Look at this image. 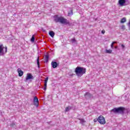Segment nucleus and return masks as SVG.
<instances>
[{"mask_svg": "<svg viewBox=\"0 0 130 130\" xmlns=\"http://www.w3.org/2000/svg\"><path fill=\"white\" fill-rule=\"evenodd\" d=\"M54 20L56 23H61V24H64L65 25H70V21L63 17H58L57 15L54 16Z\"/></svg>", "mask_w": 130, "mask_h": 130, "instance_id": "nucleus-1", "label": "nucleus"}, {"mask_svg": "<svg viewBox=\"0 0 130 130\" xmlns=\"http://www.w3.org/2000/svg\"><path fill=\"white\" fill-rule=\"evenodd\" d=\"M75 72L78 78H81L84 74L86 73V69L81 67H77L75 69Z\"/></svg>", "mask_w": 130, "mask_h": 130, "instance_id": "nucleus-2", "label": "nucleus"}, {"mask_svg": "<svg viewBox=\"0 0 130 130\" xmlns=\"http://www.w3.org/2000/svg\"><path fill=\"white\" fill-rule=\"evenodd\" d=\"M124 110L125 109L123 107H120L119 108H115L111 110V112H114V113H120L123 114L124 113Z\"/></svg>", "mask_w": 130, "mask_h": 130, "instance_id": "nucleus-3", "label": "nucleus"}, {"mask_svg": "<svg viewBox=\"0 0 130 130\" xmlns=\"http://www.w3.org/2000/svg\"><path fill=\"white\" fill-rule=\"evenodd\" d=\"M98 122L101 124H105V123H106V121H105V118L102 115H101L98 117Z\"/></svg>", "mask_w": 130, "mask_h": 130, "instance_id": "nucleus-4", "label": "nucleus"}, {"mask_svg": "<svg viewBox=\"0 0 130 130\" xmlns=\"http://www.w3.org/2000/svg\"><path fill=\"white\" fill-rule=\"evenodd\" d=\"M34 79V77L32 75V74H31V73H28L25 80V82H27L28 80H33Z\"/></svg>", "mask_w": 130, "mask_h": 130, "instance_id": "nucleus-5", "label": "nucleus"}, {"mask_svg": "<svg viewBox=\"0 0 130 130\" xmlns=\"http://www.w3.org/2000/svg\"><path fill=\"white\" fill-rule=\"evenodd\" d=\"M34 104L37 107L39 106V101H38V98L37 96H35L34 99Z\"/></svg>", "mask_w": 130, "mask_h": 130, "instance_id": "nucleus-6", "label": "nucleus"}, {"mask_svg": "<svg viewBox=\"0 0 130 130\" xmlns=\"http://www.w3.org/2000/svg\"><path fill=\"white\" fill-rule=\"evenodd\" d=\"M84 97L86 98V99L89 100L91 99V98L93 97V95L89 92H86L84 94Z\"/></svg>", "mask_w": 130, "mask_h": 130, "instance_id": "nucleus-7", "label": "nucleus"}, {"mask_svg": "<svg viewBox=\"0 0 130 130\" xmlns=\"http://www.w3.org/2000/svg\"><path fill=\"white\" fill-rule=\"evenodd\" d=\"M126 0H119L118 4L120 7H123L125 6V3Z\"/></svg>", "mask_w": 130, "mask_h": 130, "instance_id": "nucleus-8", "label": "nucleus"}, {"mask_svg": "<svg viewBox=\"0 0 130 130\" xmlns=\"http://www.w3.org/2000/svg\"><path fill=\"white\" fill-rule=\"evenodd\" d=\"M51 66L53 67V69H56L58 66H59V63H57L55 61H52L51 63Z\"/></svg>", "mask_w": 130, "mask_h": 130, "instance_id": "nucleus-9", "label": "nucleus"}, {"mask_svg": "<svg viewBox=\"0 0 130 130\" xmlns=\"http://www.w3.org/2000/svg\"><path fill=\"white\" fill-rule=\"evenodd\" d=\"M4 48H5V47H4V45H0V55H4Z\"/></svg>", "mask_w": 130, "mask_h": 130, "instance_id": "nucleus-10", "label": "nucleus"}, {"mask_svg": "<svg viewBox=\"0 0 130 130\" xmlns=\"http://www.w3.org/2000/svg\"><path fill=\"white\" fill-rule=\"evenodd\" d=\"M17 72L18 73L19 77H22V76H23L24 72L22 70H21V69L18 68L17 69Z\"/></svg>", "mask_w": 130, "mask_h": 130, "instance_id": "nucleus-11", "label": "nucleus"}, {"mask_svg": "<svg viewBox=\"0 0 130 130\" xmlns=\"http://www.w3.org/2000/svg\"><path fill=\"white\" fill-rule=\"evenodd\" d=\"M45 62H48V60H49V54H46L45 55Z\"/></svg>", "mask_w": 130, "mask_h": 130, "instance_id": "nucleus-12", "label": "nucleus"}, {"mask_svg": "<svg viewBox=\"0 0 130 130\" xmlns=\"http://www.w3.org/2000/svg\"><path fill=\"white\" fill-rule=\"evenodd\" d=\"M71 109H73V107L69 106L68 107L66 108L65 112H68V111H70V110H71Z\"/></svg>", "mask_w": 130, "mask_h": 130, "instance_id": "nucleus-13", "label": "nucleus"}, {"mask_svg": "<svg viewBox=\"0 0 130 130\" xmlns=\"http://www.w3.org/2000/svg\"><path fill=\"white\" fill-rule=\"evenodd\" d=\"M49 35H50V36H51V37L53 38V37H54V35H55V33H54L53 31L51 30L49 31Z\"/></svg>", "mask_w": 130, "mask_h": 130, "instance_id": "nucleus-14", "label": "nucleus"}, {"mask_svg": "<svg viewBox=\"0 0 130 130\" xmlns=\"http://www.w3.org/2000/svg\"><path fill=\"white\" fill-rule=\"evenodd\" d=\"M79 120H80V123H81L82 125H84V123L86 122V121L83 118H78Z\"/></svg>", "mask_w": 130, "mask_h": 130, "instance_id": "nucleus-15", "label": "nucleus"}, {"mask_svg": "<svg viewBox=\"0 0 130 130\" xmlns=\"http://www.w3.org/2000/svg\"><path fill=\"white\" fill-rule=\"evenodd\" d=\"M10 126L11 127H16V122H12V123L10 124Z\"/></svg>", "mask_w": 130, "mask_h": 130, "instance_id": "nucleus-16", "label": "nucleus"}, {"mask_svg": "<svg viewBox=\"0 0 130 130\" xmlns=\"http://www.w3.org/2000/svg\"><path fill=\"white\" fill-rule=\"evenodd\" d=\"M116 43H117V42H113L111 45V47L112 49L114 48V45Z\"/></svg>", "mask_w": 130, "mask_h": 130, "instance_id": "nucleus-17", "label": "nucleus"}, {"mask_svg": "<svg viewBox=\"0 0 130 130\" xmlns=\"http://www.w3.org/2000/svg\"><path fill=\"white\" fill-rule=\"evenodd\" d=\"M125 22H126V19L124 17L122 19H121L120 21V23H125Z\"/></svg>", "mask_w": 130, "mask_h": 130, "instance_id": "nucleus-18", "label": "nucleus"}, {"mask_svg": "<svg viewBox=\"0 0 130 130\" xmlns=\"http://www.w3.org/2000/svg\"><path fill=\"white\" fill-rule=\"evenodd\" d=\"M106 53H109V54H111L112 53V50L111 49L109 50H106Z\"/></svg>", "mask_w": 130, "mask_h": 130, "instance_id": "nucleus-19", "label": "nucleus"}, {"mask_svg": "<svg viewBox=\"0 0 130 130\" xmlns=\"http://www.w3.org/2000/svg\"><path fill=\"white\" fill-rule=\"evenodd\" d=\"M71 41L72 43H77V41L76 40V39L73 38L71 40Z\"/></svg>", "mask_w": 130, "mask_h": 130, "instance_id": "nucleus-20", "label": "nucleus"}, {"mask_svg": "<svg viewBox=\"0 0 130 130\" xmlns=\"http://www.w3.org/2000/svg\"><path fill=\"white\" fill-rule=\"evenodd\" d=\"M37 61L38 67L39 69H40V63H39V58H38V59H37Z\"/></svg>", "mask_w": 130, "mask_h": 130, "instance_id": "nucleus-21", "label": "nucleus"}, {"mask_svg": "<svg viewBox=\"0 0 130 130\" xmlns=\"http://www.w3.org/2000/svg\"><path fill=\"white\" fill-rule=\"evenodd\" d=\"M31 42H34L35 41V37H34V35H33L30 39Z\"/></svg>", "mask_w": 130, "mask_h": 130, "instance_id": "nucleus-22", "label": "nucleus"}, {"mask_svg": "<svg viewBox=\"0 0 130 130\" xmlns=\"http://www.w3.org/2000/svg\"><path fill=\"white\" fill-rule=\"evenodd\" d=\"M69 16H72L73 15V10H71L70 12L68 13Z\"/></svg>", "mask_w": 130, "mask_h": 130, "instance_id": "nucleus-23", "label": "nucleus"}, {"mask_svg": "<svg viewBox=\"0 0 130 130\" xmlns=\"http://www.w3.org/2000/svg\"><path fill=\"white\" fill-rule=\"evenodd\" d=\"M121 29H122V30H125V26L122 25L121 26Z\"/></svg>", "mask_w": 130, "mask_h": 130, "instance_id": "nucleus-24", "label": "nucleus"}, {"mask_svg": "<svg viewBox=\"0 0 130 130\" xmlns=\"http://www.w3.org/2000/svg\"><path fill=\"white\" fill-rule=\"evenodd\" d=\"M48 81V77H47L45 80V83H47Z\"/></svg>", "mask_w": 130, "mask_h": 130, "instance_id": "nucleus-25", "label": "nucleus"}, {"mask_svg": "<svg viewBox=\"0 0 130 130\" xmlns=\"http://www.w3.org/2000/svg\"><path fill=\"white\" fill-rule=\"evenodd\" d=\"M120 45H121V46L123 49V48H124V47H125V46L123 44H120Z\"/></svg>", "mask_w": 130, "mask_h": 130, "instance_id": "nucleus-26", "label": "nucleus"}, {"mask_svg": "<svg viewBox=\"0 0 130 130\" xmlns=\"http://www.w3.org/2000/svg\"><path fill=\"white\" fill-rule=\"evenodd\" d=\"M93 121H94V122H97V121H98V118L97 119H94L93 120Z\"/></svg>", "mask_w": 130, "mask_h": 130, "instance_id": "nucleus-27", "label": "nucleus"}, {"mask_svg": "<svg viewBox=\"0 0 130 130\" xmlns=\"http://www.w3.org/2000/svg\"><path fill=\"white\" fill-rule=\"evenodd\" d=\"M5 52H8V48L5 47Z\"/></svg>", "mask_w": 130, "mask_h": 130, "instance_id": "nucleus-28", "label": "nucleus"}, {"mask_svg": "<svg viewBox=\"0 0 130 130\" xmlns=\"http://www.w3.org/2000/svg\"><path fill=\"white\" fill-rule=\"evenodd\" d=\"M47 88V86H44V91H46Z\"/></svg>", "mask_w": 130, "mask_h": 130, "instance_id": "nucleus-29", "label": "nucleus"}, {"mask_svg": "<svg viewBox=\"0 0 130 130\" xmlns=\"http://www.w3.org/2000/svg\"><path fill=\"white\" fill-rule=\"evenodd\" d=\"M44 87H47V83H44Z\"/></svg>", "mask_w": 130, "mask_h": 130, "instance_id": "nucleus-30", "label": "nucleus"}, {"mask_svg": "<svg viewBox=\"0 0 130 130\" xmlns=\"http://www.w3.org/2000/svg\"><path fill=\"white\" fill-rule=\"evenodd\" d=\"M102 34H104L105 33V30H102Z\"/></svg>", "mask_w": 130, "mask_h": 130, "instance_id": "nucleus-31", "label": "nucleus"}, {"mask_svg": "<svg viewBox=\"0 0 130 130\" xmlns=\"http://www.w3.org/2000/svg\"><path fill=\"white\" fill-rule=\"evenodd\" d=\"M114 48H115V49H117V48H118V47H117V46H115V47H114Z\"/></svg>", "mask_w": 130, "mask_h": 130, "instance_id": "nucleus-32", "label": "nucleus"}]
</instances>
